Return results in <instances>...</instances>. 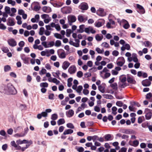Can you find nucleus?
<instances>
[{"label":"nucleus","mask_w":152,"mask_h":152,"mask_svg":"<svg viewBox=\"0 0 152 152\" xmlns=\"http://www.w3.org/2000/svg\"><path fill=\"white\" fill-rule=\"evenodd\" d=\"M40 86L41 87L47 88L48 86V84L46 82L42 83L40 84Z\"/></svg>","instance_id":"37"},{"label":"nucleus","mask_w":152,"mask_h":152,"mask_svg":"<svg viewBox=\"0 0 152 152\" xmlns=\"http://www.w3.org/2000/svg\"><path fill=\"white\" fill-rule=\"evenodd\" d=\"M130 58L132 59V61L134 62L137 63L138 62V59L137 58V55L136 53H133L132 57H130Z\"/></svg>","instance_id":"18"},{"label":"nucleus","mask_w":152,"mask_h":152,"mask_svg":"<svg viewBox=\"0 0 152 152\" xmlns=\"http://www.w3.org/2000/svg\"><path fill=\"white\" fill-rule=\"evenodd\" d=\"M145 46L147 47H151L152 46L151 43L149 41H145L143 42Z\"/></svg>","instance_id":"25"},{"label":"nucleus","mask_w":152,"mask_h":152,"mask_svg":"<svg viewBox=\"0 0 152 152\" xmlns=\"http://www.w3.org/2000/svg\"><path fill=\"white\" fill-rule=\"evenodd\" d=\"M98 89L102 93H104L105 91V87L101 85H99L98 86Z\"/></svg>","instance_id":"30"},{"label":"nucleus","mask_w":152,"mask_h":152,"mask_svg":"<svg viewBox=\"0 0 152 152\" xmlns=\"http://www.w3.org/2000/svg\"><path fill=\"white\" fill-rule=\"evenodd\" d=\"M48 48L53 47L54 45V42L53 41L49 42L47 43Z\"/></svg>","instance_id":"52"},{"label":"nucleus","mask_w":152,"mask_h":152,"mask_svg":"<svg viewBox=\"0 0 152 152\" xmlns=\"http://www.w3.org/2000/svg\"><path fill=\"white\" fill-rule=\"evenodd\" d=\"M82 11L86 10L88 8V4L86 2H83L81 3L78 7Z\"/></svg>","instance_id":"3"},{"label":"nucleus","mask_w":152,"mask_h":152,"mask_svg":"<svg viewBox=\"0 0 152 152\" xmlns=\"http://www.w3.org/2000/svg\"><path fill=\"white\" fill-rule=\"evenodd\" d=\"M77 68L76 66L74 65L71 66L69 68L68 72L71 74L75 73L76 71Z\"/></svg>","instance_id":"7"},{"label":"nucleus","mask_w":152,"mask_h":152,"mask_svg":"<svg viewBox=\"0 0 152 152\" xmlns=\"http://www.w3.org/2000/svg\"><path fill=\"white\" fill-rule=\"evenodd\" d=\"M61 41L57 40L56 41L55 43H54L55 46L56 47H59L61 45Z\"/></svg>","instance_id":"32"},{"label":"nucleus","mask_w":152,"mask_h":152,"mask_svg":"<svg viewBox=\"0 0 152 152\" xmlns=\"http://www.w3.org/2000/svg\"><path fill=\"white\" fill-rule=\"evenodd\" d=\"M46 73V70L44 69V68H42L41 71L39 72V74L40 75L44 74Z\"/></svg>","instance_id":"56"},{"label":"nucleus","mask_w":152,"mask_h":152,"mask_svg":"<svg viewBox=\"0 0 152 152\" xmlns=\"http://www.w3.org/2000/svg\"><path fill=\"white\" fill-rule=\"evenodd\" d=\"M7 42L9 45L12 47H15L17 45L16 42L13 39H8Z\"/></svg>","instance_id":"8"},{"label":"nucleus","mask_w":152,"mask_h":152,"mask_svg":"<svg viewBox=\"0 0 152 152\" xmlns=\"http://www.w3.org/2000/svg\"><path fill=\"white\" fill-rule=\"evenodd\" d=\"M72 32L71 30L70 29H67L66 32V36L67 37H69L70 36V34Z\"/></svg>","instance_id":"64"},{"label":"nucleus","mask_w":152,"mask_h":152,"mask_svg":"<svg viewBox=\"0 0 152 152\" xmlns=\"http://www.w3.org/2000/svg\"><path fill=\"white\" fill-rule=\"evenodd\" d=\"M103 97L107 99H112L113 98V96L110 94H103Z\"/></svg>","instance_id":"31"},{"label":"nucleus","mask_w":152,"mask_h":152,"mask_svg":"<svg viewBox=\"0 0 152 152\" xmlns=\"http://www.w3.org/2000/svg\"><path fill=\"white\" fill-rule=\"evenodd\" d=\"M126 86L125 83L120 82L119 83V86L122 88H124Z\"/></svg>","instance_id":"45"},{"label":"nucleus","mask_w":152,"mask_h":152,"mask_svg":"<svg viewBox=\"0 0 152 152\" xmlns=\"http://www.w3.org/2000/svg\"><path fill=\"white\" fill-rule=\"evenodd\" d=\"M68 20L69 25L71 26L72 25V23L76 21V18L75 16L70 15L68 16Z\"/></svg>","instance_id":"2"},{"label":"nucleus","mask_w":152,"mask_h":152,"mask_svg":"<svg viewBox=\"0 0 152 152\" xmlns=\"http://www.w3.org/2000/svg\"><path fill=\"white\" fill-rule=\"evenodd\" d=\"M58 53L59 58L61 59H63L65 58L66 54L64 50H61L60 51L58 52Z\"/></svg>","instance_id":"9"},{"label":"nucleus","mask_w":152,"mask_h":152,"mask_svg":"<svg viewBox=\"0 0 152 152\" xmlns=\"http://www.w3.org/2000/svg\"><path fill=\"white\" fill-rule=\"evenodd\" d=\"M0 134L4 137H5L6 134V132L4 130H2L0 131Z\"/></svg>","instance_id":"61"},{"label":"nucleus","mask_w":152,"mask_h":152,"mask_svg":"<svg viewBox=\"0 0 152 152\" xmlns=\"http://www.w3.org/2000/svg\"><path fill=\"white\" fill-rule=\"evenodd\" d=\"M42 11L46 13H49L52 11L51 9L49 7L44 6L43 7Z\"/></svg>","instance_id":"15"},{"label":"nucleus","mask_w":152,"mask_h":152,"mask_svg":"<svg viewBox=\"0 0 152 152\" xmlns=\"http://www.w3.org/2000/svg\"><path fill=\"white\" fill-rule=\"evenodd\" d=\"M77 76L78 77L80 78L83 76V73L81 71H79L77 72Z\"/></svg>","instance_id":"51"},{"label":"nucleus","mask_w":152,"mask_h":152,"mask_svg":"<svg viewBox=\"0 0 152 152\" xmlns=\"http://www.w3.org/2000/svg\"><path fill=\"white\" fill-rule=\"evenodd\" d=\"M28 130L29 129L27 127L25 128L24 129V132H22V133L23 134H24V136H25L27 133Z\"/></svg>","instance_id":"62"},{"label":"nucleus","mask_w":152,"mask_h":152,"mask_svg":"<svg viewBox=\"0 0 152 152\" xmlns=\"http://www.w3.org/2000/svg\"><path fill=\"white\" fill-rule=\"evenodd\" d=\"M14 136L16 137H22L24 136V134H23L22 133H17L14 135Z\"/></svg>","instance_id":"47"},{"label":"nucleus","mask_w":152,"mask_h":152,"mask_svg":"<svg viewBox=\"0 0 152 152\" xmlns=\"http://www.w3.org/2000/svg\"><path fill=\"white\" fill-rule=\"evenodd\" d=\"M7 2L8 4H11L12 6H15L16 4L15 1L12 0H8Z\"/></svg>","instance_id":"42"},{"label":"nucleus","mask_w":152,"mask_h":152,"mask_svg":"<svg viewBox=\"0 0 152 152\" xmlns=\"http://www.w3.org/2000/svg\"><path fill=\"white\" fill-rule=\"evenodd\" d=\"M5 12L8 14H10V7L6 6L5 8Z\"/></svg>","instance_id":"50"},{"label":"nucleus","mask_w":152,"mask_h":152,"mask_svg":"<svg viewBox=\"0 0 152 152\" xmlns=\"http://www.w3.org/2000/svg\"><path fill=\"white\" fill-rule=\"evenodd\" d=\"M1 50L2 51L5 53H7L9 51L8 48L7 47L3 48H2Z\"/></svg>","instance_id":"60"},{"label":"nucleus","mask_w":152,"mask_h":152,"mask_svg":"<svg viewBox=\"0 0 152 152\" xmlns=\"http://www.w3.org/2000/svg\"><path fill=\"white\" fill-rule=\"evenodd\" d=\"M144 117L143 116L142 117H139L138 119V122L139 124H141L143 121V119Z\"/></svg>","instance_id":"63"},{"label":"nucleus","mask_w":152,"mask_h":152,"mask_svg":"<svg viewBox=\"0 0 152 152\" xmlns=\"http://www.w3.org/2000/svg\"><path fill=\"white\" fill-rule=\"evenodd\" d=\"M96 14L98 15L101 16H104L106 14L104 11V9L102 8H99L96 11Z\"/></svg>","instance_id":"6"},{"label":"nucleus","mask_w":152,"mask_h":152,"mask_svg":"<svg viewBox=\"0 0 152 152\" xmlns=\"http://www.w3.org/2000/svg\"><path fill=\"white\" fill-rule=\"evenodd\" d=\"M116 104L117 106L121 107L123 105V103L121 101H118L116 102Z\"/></svg>","instance_id":"58"},{"label":"nucleus","mask_w":152,"mask_h":152,"mask_svg":"<svg viewBox=\"0 0 152 152\" xmlns=\"http://www.w3.org/2000/svg\"><path fill=\"white\" fill-rule=\"evenodd\" d=\"M109 71V70L107 69L106 67H104V69H103L102 71H101L100 72V75L101 76L103 77L104 78V76L102 75V73L103 72H107Z\"/></svg>","instance_id":"38"},{"label":"nucleus","mask_w":152,"mask_h":152,"mask_svg":"<svg viewBox=\"0 0 152 152\" xmlns=\"http://www.w3.org/2000/svg\"><path fill=\"white\" fill-rule=\"evenodd\" d=\"M85 25H81L79 26V29L77 30V32L82 33L84 31V28Z\"/></svg>","instance_id":"21"},{"label":"nucleus","mask_w":152,"mask_h":152,"mask_svg":"<svg viewBox=\"0 0 152 152\" xmlns=\"http://www.w3.org/2000/svg\"><path fill=\"white\" fill-rule=\"evenodd\" d=\"M65 123V121L64 118H61L58 120L57 121V124L58 125L64 124Z\"/></svg>","instance_id":"29"},{"label":"nucleus","mask_w":152,"mask_h":152,"mask_svg":"<svg viewBox=\"0 0 152 152\" xmlns=\"http://www.w3.org/2000/svg\"><path fill=\"white\" fill-rule=\"evenodd\" d=\"M104 138L106 141L111 140L113 139L110 134H106L104 136Z\"/></svg>","instance_id":"20"},{"label":"nucleus","mask_w":152,"mask_h":152,"mask_svg":"<svg viewBox=\"0 0 152 152\" xmlns=\"http://www.w3.org/2000/svg\"><path fill=\"white\" fill-rule=\"evenodd\" d=\"M125 62V60L124 57H121L118 58L116 61V64L118 66H123Z\"/></svg>","instance_id":"4"},{"label":"nucleus","mask_w":152,"mask_h":152,"mask_svg":"<svg viewBox=\"0 0 152 152\" xmlns=\"http://www.w3.org/2000/svg\"><path fill=\"white\" fill-rule=\"evenodd\" d=\"M129 25L128 22H127L126 23L124 24V25L123 26V27L126 29H128L129 27Z\"/></svg>","instance_id":"57"},{"label":"nucleus","mask_w":152,"mask_h":152,"mask_svg":"<svg viewBox=\"0 0 152 152\" xmlns=\"http://www.w3.org/2000/svg\"><path fill=\"white\" fill-rule=\"evenodd\" d=\"M142 85L144 86H149L151 84V82L148 80H143L142 81Z\"/></svg>","instance_id":"17"},{"label":"nucleus","mask_w":152,"mask_h":152,"mask_svg":"<svg viewBox=\"0 0 152 152\" xmlns=\"http://www.w3.org/2000/svg\"><path fill=\"white\" fill-rule=\"evenodd\" d=\"M139 144V142L137 140H135L133 141V145L130 144V145L134 147L137 146Z\"/></svg>","instance_id":"36"},{"label":"nucleus","mask_w":152,"mask_h":152,"mask_svg":"<svg viewBox=\"0 0 152 152\" xmlns=\"http://www.w3.org/2000/svg\"><path fill=\"white\" fill-rule=\"evenodd\" d=\"M16 142L17 143V144L18 145L24 143H27L28 142V141L26 140H22L20 139H19L17 140L16 141Z\"/></svg>","instance_id":"19"},{"label":"nucleus","mask_w":152,"mask_h":152,"mask_svg":"<svg viewBox=\"0 0 152 152\" xmlns=\"http://www.w3.org/2000/svg\"><path fill=\"white\" fill-rule=\"evenodd\" d=\"M11 69L10 66L8 65L5 66H4V70L5 72H8Z\"/></svg>","instance_id":"40"},{"label":"nucleus","mask_w":152,"mask_h":152,"mask_svg":"<svg viewBox=\"0 0 152 152\" xmlns=\"http://www.w3.org/2000/svg\"><path fill=\"white\" fill-rule=\"evenodd\" d=\"M146 98L149 100L150 102H152V94L151 93L147 94L146 96Z\"/></svg>","instance_id":"23"},{"label":"nucleus","mask_w":152,"mask_h":152,"mask_svg":"<svg viewBox=\"0 0 152 152\" xmlns=\"http://www.w3.org/2000/svg\"><path fill=\"white\" fill-rule=\"evenodd\" d=\"M78 21L80 22H84L87 20V17H84V16L82 15H79L78 16Z\"/></svg>","instance_id":"12"},{"label":"nucleus","mask_w":152,"mask_h":152,"mask_svg":"<svg viewBox=\"0 0 152 152\" xmlns=\"http://www.w3.org/2000/svg\"><path fill=\"white\" fill-rule=\"evenodd\" d=\"M127 81L128 83H134L135 81L131 77H128L127 78Z\"/></svg>","instance_id":"41"},{"label":"nucleus","mask_w":152,"mask_h":152,"mask_svg":"<svg viewBox=\"0 0 152 152\" xmlns=\"http://www.w3.org/2000/svg\"><path fill=\"white\" fill-rule=\"evenodd\" d=\"M20 58L24 64H27L28 63V58L26 57L25 54H21Z\"/></svg>","instance_id":"10"},{"label":"nucleus","mask_w":152,"mask_h":152,"mask_svg":"<svg viewBox=\"0 0 152 152\" xmlns=\"http://www.w3.org/2000/svg\"><path fill=\"white\" fill-rule=\"evenodd\" d=\"M8 23L9 24L8 25L10 26H13L15 25V23L13 19L9 18L8 19Z\"/></svg>","instance_id":"24"},{"label":"nucleus","mask_w":152,"mask_h":152,"mask_svg":"<svg viewBox=\"0 0 152 152\" xmlns=\"http://www.w3.org/2000/svg\"><path fill=\"white\" fill-rule=\"evenodd\" d=\"M45 31V29L43 27H41L40 28L39 34L40 35H42L44 34V32Z\"/></svg>","instance_id":"48"},{"label":"nucleus","mask_w":152,"mask_h":152,"mask_svg":"<svg viewBox=\"0 0 152 152\" xmlns=\"http://www.w3.org/2000/svg\"><path fill=\"white\" fill-rule=\"evenodd\" d=\"M66 113L67 117L70 118L73 116L74 112L73 110L70 109L69 111H66Z\"/></svg>","instance_id":"13"},{"label":"nucleus","mask_w":152,"mask_h":152,"mask_svg":"<svg viewBox=\"0 0 152 152\" xmlns=\"http://www.w3.org/2000/svg\"><path fill=\"white\" fill-rule=\"evenodd\" d=\"M110 86L113 89L116 90L117 88V83H112L110 84Z\"/></svg>","instance_id":"44"},{"label":"nucleus","mask_w":152,"mask_h":152,"mask_svg":"<svg viewBox=\"0 0 152 152\" xmlns=\"http://www.w3.org/2000/svg\"><path fill=\"white\" fill-rule=\"evenodd\" d=\"M58 117V115L56 113L53 114L52 115L51 117V119L53 120H56Z\"/></svg>","instance_id":"34"},{"label":"nucleus","mask_w":152,"mask_h":152,"mask_svg":"<svg viewBox=\"0 0 152 152\" xmlns=\"http://www.w3.org/2000/svg\"><path fill=\"white\" fill-rule=\"evenodd\" d=\"M83 86H78L76 91L78 93H80L83 89Z\"/></svg>","instance_id":"43"},{"label":"nucleus","mask_w":152,"mask_h":152,"mask_svg":"<svg viewBox=\"0 0 152 152\" xmlns=\"http://www.w3.org/2000/svg\"><path fill=\"white\" fill-rule=\"evenodd\" d=\"M40 8V7L38 3H37V4L35 5L34 7V9L35 11H39Z\"/></svg>","instance_id":"35"},{"label":"nucleus","mask_w":152,"mask_h":152,"mask_svg":"<svg viewBox=\"0 0 152 152\" xmlns=\"http://www.w3.org/2000/svg\"><path fill=\"white\" fill-rule=\"evenodd\" d=\"M69 43L70 45H72L75 47H79V44H76L75 42H74L72 41H70Z\"/></svg>","instance_id":"49"},{"label":"nucleus","mask_w":152,"mask_h":152,"mask_svg":"<svg viewBox=\"0 0 152 152\" xmlns=\"http://www.w3.org/2000/svg\"><path fill=\"white\" fill-rule=\"evenodd\" d=\"M134 131L133 130L131 129H126L125 133L127 134H133L134 133Z\"/></svg>","instance_id":"26"},{"label":"nucleus","mask_w":152,"mask_h":152,"mask_svg":"<svg viewBox=\"0 0 152 152\" xmlns=\"http://www.w3.org/2000/svg\"><path fill=\"white\" fill-rule=\"evenodd\" d=\"M152 115V114L151 112H148L145 115L146 119L147 120L150 119L151 118Z\"/></svg>","instance_id":"33"},{"label":"nucleus","mask_w":152,"mask_h":152,"mask_svg":"<svg viewBox=\"0 0 152 152\" xmlns=\"http://www.w3.org/2000/svg\"><path fill=\"white\" fill-rule=\"evenodd\" d=\"M102 46L106 48H108L109 46V44L106 42H103L102 44Z\"/></svg>","instance_id":"59"},{"label":"nucleus","mask_w":152,"mask_h":152,"mask_svg":"<svg viewBox=\"0 0 152 152\" xmlns=\"http://www.w3.org/2000/svg\"><path fill=\"white\" fill-rule=\"evenodd\" d=\"M73 131L70 129L65 130L63 133L64 135L68 134H71L73 133Z\"/></svg>","instance_id":"22"},{"label":"nucleus","mask_w":152,"mask_h":152,"mask_svg":"<svg viewBox=\"0 0 152 152\" xmlns=\"http://www.w3.org/2000/svg\"><path fill=\"white\" fill-rule=\"evenodd\" d=\"M103 36L102 35H100L99 34H96L95 36L96 40L97 41H100L103 39Z\"/></svg>","instance_id":"28"},{"label":"nucleus","mask_w":152,"mask_h":152,"mask_svg":"<svg viewBox=\"0 0 152 152\" xmlns=\"http://www.w3.org/2000/svg\"><path fill=\"white\" fill-rule=\"evenodd\" d=\"M73 80V78L72 77L69 78L67 80V86L69 87H70L72 85V82Z\"/></svg>","instance_id":"27"},{"label":"nucleus","mask_w":152,"mask_h":152,"mask_svg":"<svg viewBox=\"0 0 152 152\" xmlns=\"http://www.w3.org/2000/svg\"><path fill=\"white\" fill-rule=\"evenodd\" d=\"M96 51L98 53H102L104 52V50L103 49L101 50L99 48H96Z\"/></svg>","instance_id":"46"},{"label":"nucleus","mask_w":152,"mask_h":152,"mask_svg":"<svg viewBox=\"0 0 152 152\" xmlns=\"http://www.w3.org/2000/svg\"><path fill=\"white\" fill-rule=\"evenodd\" d=\"M104 20H102V21H99L97 22H95L94 23V25L95 26L99 27L102 26L104 24Z\"/></svg>","instance_id":"16"},{"label":"nucleus","mask_w":152,"mask_h":152,"mask_svg":"<svg viewBox=\"0 0 152 152\" xmlns=\"http://www.w3.org/2000/svg\"><path fill=\"white\" fill-rule=\"evenodd\" d=\"M70 65V63L67 61H64L62 64V68L64 70L66 69Z\"/></svg>","instance_id":"14"},{"label":"nucleus","mask_w":152,"mask_h":152,"mask_svg":"<svg viewBox=\"0 0 152 152\" xmlns=\"http://www.w3.org/2000/svg\"><path fill=\"white\" fill-rule=\"evenodd\" d=\"M48 81L50 82H53L55 83L56 85L60 83V81L55 78H49L48 79Z\"/></svg>","instance_id":"11"},{"label":"nucleus","mask_w":152,"mask_h":152,"mask_svg":"<svg viewBox=\"0 0 152 152\" xmlns=\"http://www.w3.org/2000/svg\"><path fill=\"white\" fill-rule=\"evenodd\" d=\"M0 91L7 94L15 95L17 91L12 83H9L6 86H2L0 88Z\"/></svg>","instance_id":"1"},{"label":"nucleus","mask_w":152,"mask_h":152,"mask_svg":"<svg viewBox=\"0 0 152 152\" xmlns=\"http://www.w3.org/2000/svg\"><path fill=\"white\" fill-rule=\"evenodd\" d=\"M10 144L11 145L14 147L15 148H17L18 147V145L17 144V143H16L13 140L12 141L10 142Z\"/></svg>","instance_id":"54"},{"label":"nucleus","mask_w":152,"mask_h":152,"mask_svg":"<svg viewBox=\"0 0 152 152\" xmlns=\"http://www.w3.org/2000/svg\"><path fill=\"white\" fill-rule=\"evenodd\" d=\"M82 110H83L85 108L87 107V105L85 103H82L80 106L79 107Z\"/></svg>","instance_id":"55"},{"label":"nucleus","mask_w":152,"mask_h":152,"mask_svg":"<svg viewBox=\"0 0 152 152\" xmlns=\"http://www.w3.org/2000/svg\"><path fill=\"white\" fill-rule=\"evenodd\" d=\"M66 126L68 128L70 129H74V126L73 124L71 123H68L66 124Z\"/></svg>","instance_id":"53"},{"label":"nucleus","mask_w":152,"mask_h":152,"mask_svg":"<svg viewBox=\"0 0 152 152\" xmlns=\"http://www.w3.org/2000/svg\"><path fill=\"white\" fill-rule=\"evenodd\" d=\"M54 36L57 39H62V37L60 34L55 33L54 34Z\"/></svg>","instance_id":"39"},{"label":"nucleus","mask_w":152,"mask_h":152,"mask_svg":"<svg viewBox=\"0 0 152 152\" xmlns=\"http://www.w3.org/2000/svg\"><path fill=\"white\" fill-rule=\"evenodd\" d=\"M137 8L139 10H137L139 13L140 14H144L145 13V10L144 7L141 5L137 4H136Z\"/></svg>","instance_id":"5"}]
</instances>
